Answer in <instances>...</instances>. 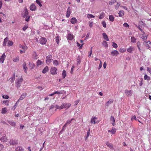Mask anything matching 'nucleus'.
<instances>
[{
	"label": "nucleus",
	"mask_w": 151,
	"mask_h": 151,
	"mask_svg": "<svg viewBox=\"0 0 151 151\" xmlns=\"http://www.w3.org/2000/svg\"><path fill=\"white\" fill-rule=\"evenodd\" d=\"M19 59L18 57H16L14 58H13V60L14 62H17L19 60Z\"/></svg>",
	"instance_id": "nucleus-49"
},
{
	"label": "nucleus",
	"mask_w": 151,
	"mask_h": 151,
	"mask_svg": "<svg viewBox=\"0 0 151 151\" xmlns=\"http://www.w3.org/2000/svg\"><path fill=\"white\" fill-rule=\"evenodd\" d=\"M60 39L59 37L58 36H57L56 37L55 41L58 44H59V41Z\"/></svg>",
	"instance_id": "nucleus-50"
},
{
	"label": "nucleus",
	"mask_w": 151,
	"mask_h": 151,
	"mask_svg": "<svg viewBox=\"0 0 151 151\" xmlns=\"http://www.w3.org/2000/svg\"><path fill=\"white\" fill-rule=\"evenodd\" d=\"M123 26L126 27L128 28L129 27V24L127 23H125L123 24Z\"/></svg>",
	"instance_id": "nucleus-61"
},
{
	"label": "nucleus",
	"mask_w": 151,
	"mask_h": 151,
	"mask_svg": "<svg viewBox=\"0 0 151 151\" xmlns=\"http://www.w3.org/2000/svg\"><path fill=\"white\" fill-rule=\"evenodd\" d=\"M144 79L145 80H150V78L146 74H145L144 76Z\"/></svg>",
	"instance_id": "nucleus-38"
},
{
	"label": "nucleus",
	"mask_w": 151,
	"mask_h": 151,
	"mask_svg": "<svg viewBox=\"0 0 151 151\" xmlns=\"http://www.w3.org/2000/svg\"><path fill=\"white\" fill-rule=\"evenodd\" d=\"M36 2L39 5L40 7H41L42 5L41 4V2L40 1V0H36Z\"/></svg>",
	"instance_id": "nucleus-43"
},
{
	"label": "nucleus",
	"mask_w": 151,
	"mask_h": 151,
	"mask_svg": "<svg viewBox=\"0 0 151 151\" xmlns=\"http://www.w3.org/2000/svg\"><path fill=\"white\" fill-rule=\"evenodd\" d=\"M4 147L3 145L1 144H0V151L2 150Z\"/></svg>",
	"instance_id": "nucleus-64"
},
{
	"label": "nucleus",
	"mask_w": 151,
	"mask_h": 151,
	"mask_svg": "<svg viewBox=\"0 0 151 151\" xmlns=\"http://www.w3.org/2000/svg\"><path fill=\"white\" fill-rule=\"evenodd\" d=\"M119 54V52L116 50H114L111 52V55L113 56L114 55L117 56Z\"/></svg>",
	"instance_id": "nucleus-16"
},
{
	"label": "nucleus",
	"mask_w": 151,
	"mask_h": 151,
	"mask_svg": "<svg viewBox=\"0 0 151 151\" xmlns=\"http://www.w3.org/2000/svg\"><path fill=\"white\" fill-rule=\"evenodd\" d=\"M7 140V138L4 137H1V141L3 142L6 141Z\"/></svg>",
	"instance_id": "nucleus-53"
},
{
	"label": "nucleus",
	"mask_w": 151,
	"mask_h": 151,
	"mask_svg": "<svg viewBox=\"0 0 151 151\" xmlns=\"http://www.w3.org/2000/svg\"><path fill=\"white\" fill-rule=\"evenodd\" d=\"M102 44L106 47H108V44L106 41H104L102 42Z\"/></svg>",
	"instance_id": "nucleus-46"
},
{
	"label": "nucleus",
	"mask_w": 151,
	"mask_h": 151,
	"mask_svg": "<svg viewBox=\"0 0 151 151\" xmlns=\"http://www.w3.org/2000/svg\"><path fill=\"white\" fill-rule=\"evenodd\" d=\"M106 144L107 145V146L109 148H112L113 147V144L109 142H106Z\"/></svg>",
	"instance_id": "nucleus-25"
},
{
	"label": "nucleus",
	"mask_w": 151,
	"mask_h": 151,
	"mask_svg": "<svg viewBox=\"0 0 151 151\" xmlns=\"http://www.w3.org/2000/svg\"><path fill=\"white\" fill-rule=\"evenodd\" d=\"M40 42L41 44L44 45L46 42L47 40L45 38L42 37L40 39Z\"/></svg>",
	"instance_id": "nucleus-9"
},
{
	"label": "nucleus",
	"mask_w": 151,
	"mask_h": 151,
	"mask_svg": "<svg viewBox=\"0 0 151 151\" xmlns=\"http://www.w3.org/2000/svg\"><path fill=\"white\" fill-rule=\"evenodd\" d=\"M139 37L141 38L143 41L145 40L147 38V36L144 35V34H140Z\"/></svg>",
	"instance_id": "nucleus-11"
},
{
	"label": "nucleus",
	"mask_w": 151,
	"mask_h": 151,
	"mask_svg": "<svg viewBox=\"0 0 151 151\" xmlns=\"http://www.w3.org/2000/svg\"><path fill=\"white\" fill-rule=\"evenodd\" d=\"M54 93L55 94H61L63 93L61 91H55Z\"/></svg>",
	"instance_id": "nucleus-59"
},
{
	"label": "nucleus",
	"mask_w": 151,
	"mask_h": 151,
	"mask_svg": "<svg viewBox=\"0 0 151 151\" xmlns=\"http://www.w3.org/2000/svg\"><path fill=\"white\" fill-rule=\"evenodd\" d=\"M7 112L6 109L5 107L2 109L1 113L2 114H5Z\"/></svg>",
	"instance_id": "nucleus-39"
},
{
	"label": "nucleus",
	"mask_w": 151,
	"mask_h": 151,
	"mask_svg": "<svg viewBox=\"0 0 151 151\" xmlns=\"http://www.w3.org/2000/svg\"><path fill=\"white\" fill-rule=\"evenodd\" d=\"M102 25L103 27H104L105 28H106V23L104 21H103L102 22Z\"/></svg>",
	"instance_id": "nucleus-56"
},
{
	"label": "nucleus",
	"mask_w": 151,
	"mask_h": 151,
	"mask_svg": "<svg viewBox=\"0 0 151 151\" xmlns=\"http://www.w3.org/2000/svg\"><path fill=\"white\" fill-rule=\"evenodd\" d=\"M104 16V12H102L100 14L99 17V18L100 19H103Z\"/></svg>",
	"instance_id": "nucleus-42"
},
{
	"label": "nucleus",
	"mask_w": 151,
	"mask_h": 151,
	"mask_svg": "<svg viewBox=\"0 0 151 151\" xmlns=\"http://www.w3.org/2000/svg\"><path fill=\"white\" fill-rule=\"evenodd\" d=\"M81 60L80 57L79 56H78V59L77 60V63H81Z\"/></svg>",
	"instance_id": "nucleus-58"
},
{
	"label": "nucleus",
	"mask_w": 151,
	"mask_h": 151,
	"mask_svg": "<svg viewBox=\"0 0 151 151\" xmlns=\"http://www.w3.org/2000/svg\"><path fill=\"white\" fill-rule=\"evenodd\" d=\"M124 12L123 10L120 11L119 13H118V14H119V16L120 17H122L123 16L124 14Z\"/></svg>",
	"instance_id": "nucleus-32"
},
{
	"label": "nucleus",
	"mask_w": 151,
	"mask_h": 151,
	"mask_svg": "<svg viewBox=\"0 0 151 151\" xmlns=\"http://www.w3.org/2000/svg\"><path fill=\"white\" fill-rule=\"evenodd\" d=\"M132 90H126L125 91V93L126 95L128 97L131 96L132 95Z\"/></svg>",
	"instance_id": "nucleus-6"
},
{
	"label": "nucleus",
	"mask_w": 151,
	"mask_h": 151,
	"mask_svg": "<svg viewBox=\"0 0 151 151\" xmlns=\"http://www.w3.org/2000/svg\"><path fill=\"white\" fill-rule=\"evenodd\" d=\"M61 105L62 109L64 108L67 109L70 106L71 104L70 103H63Z\"/></svg>",
	"instance_id": "nucleus-3"
},
{
	"label": "nucleus",
	"mask_w": 151,
	"mask_h": 151,
	"mask_svg": "<svg viewBox=\"0 0 151 151\" xmlns=\"http://www.w3.org/2000/svg\"><path fill=\"white\" fill-rule=\"evenodd\" d=\"M8 38L7 37H6L4 39L3 45L4 46H6V42L8 41Z\"/></svg>",
	"instance_id": "nucleus-29"
},
{
	"label": "nucleus",
	"mask_w": 151,
	"mask_h": 151,
	"mask_svg": "<svg viewBox=\"0 0 151 151\" xmlns=\"http://www.w3.org/2000/svg\"><path fill=\"white\" fill-rule=\"evenodd\" d=\"M137 119L135 115H132L131 117V120L133 121V120H136Z\"/></svg>",
	"instance_id": "nucleus-52"
},
{
	"label": "nucleus",
	"mask_w": 151,
	"mask_h": 151,
	"mask_svg": "<svg viewBox=\"0 0 151 151\" xmlns=\"http://www.w3.org/2000/svg\"><path fill=\"white\" fill-rule=\"evenodd\" d=\"M87 17L88 19L95 17V16L93 15L90 14H87Z\"/></svg>",
	"instance_id": "nucleus-40"
},
{
	"label": "nucleus",
	"mask_w": 151,
	"mask_h": 151,
	"mask_svg": "<svg viewBox=\"0 0 151 151\" xmlns=\"http://www.w3.org/2000/svg\"><path fill=\"white\" fill-rule=\"evenodd\" d=\"M29 12L27 11V8L25 9V10L24 12V14L23 16H22L23 17H27L28 15Z\"/></svg>",
	"instance_id": "nucleus-31"
},
{
	"label": "nucleus",
	"mask_w": 151,
	"mask_h": 151,
	"mask_svg": "<svg viewBox=\"0 0 151 151\" xmlns=\"http://www.w3.org/2000/svg\"><path fill=\"white\" fill-rule=\"evenodd\" d=\"M113 100L112 99H110L106 104V106H109L110 104H111L113 102Z\"/></svg>",
	"instance_id": "nucleus-20"
},
{
	"label": "nucleus",
	"mask_w": 151,
	"mask_h": 151,
	"mask_svg": "<svg viewBox=\"0 0 151 151\" xmlns=\"http://www.w3.org/2000/svg\"><path fill=\"white\" fill-rule=\"evenodd\" d=\"M66 76V71L65 70H64L63 71V73H62L63 78H64Z\"/></svg>",
	"instance_id": "nucleus-35"
},
{
	"label": "nucleus",
	"mask_w": 151,
	"mask_h": 151,
	"mask_svg": "<svg viewBox=\"0 0 151 151\" xmlns=\"http://www.w3.org/2000/svg\"><path fill=\"white\" fill-rule=\"evenodd\" d=\"M102 35L103 36V37L104 39L106 40L107 41H109V39L107 35H106V34L104 33L102 34Z\"/></svg>",
	"instance_id": "nucleus-21"
},
{
	"label": "nucleus",
	"mask_w": 151,
	"mask_h": 151,
	"mask_svg": "<svg viewBox=\"0 0 151 151\" xmlns=\"http://www.w3.org/2000/svg\"><path fill=\"white\" fill-rule=\"evenodd\" d=\"M108 132H111V134H115L116 131L115 128L112 129L111 130H108Z\"/></svg>",
	"instance_id": "nucleus-26"
},
{
	"label": "nucleus",
	"mask_w": 151,
	"mask_h": 151,
	"mask_svg": "<svg viewBox=\"0 0 151 151\" xmlns=\"http://www.w3.org/2000/svg\"><path fill=\"white\" fill-rule=\"evenodd\" d=\"M29 8L31 11H35L36 9V7L34 4H32L30 6Z\"/></svg>",
	"instance_id": "nucleus-10"
},
{
	"label": "nucleus",
	"mask_w": 151,
	"mask_h": 151,
	"mask_svg": "<svg viewBox=\"0 0 151 151\" xmlns=\"http://www.w3.org/2000/svg\"><path fill=\"white\" fill-rule=\"evenodd\" d=\"M116 0H111L109 2V4L111 5L116 2Z\"/></svg>",
	"instance_id": "nucleus-36"
},
{
	"label": "nucleus",
	"mask_w": 151,
	"mask_h": 151,
	"mask_svg": "<svg viewBox=\"0 0 151 151\" xmlns=\"http://www.w3.org/2000/svg\"><path fill=\"white\" fill-rule=\"evenodd\" d=\"M112 46L114 48H116L118 46L116 44L115 42H112Z\"/></svg>",
	"instance_id": "nucleus-54"
},
{
	"label": "nucleus",
	"mask_w": 151,
	"mask_h": 151,
	"mask_svg": "<svg viewBox=\"0 0 151 151\" xmlns=\"http://www.w3.org/2000/svg\"><path fill=\"white\" fill-rule=\"evenodd\" d=\"M23 67L24 70V72L26 73H27V70L28 69L27 68V67L25 63H23Z\"/></svg>",
	"instance_id": "nucleus-22"
},
{
	"label": "nucleus",
	"mask_w": 151,
	"mask_h": 151,
	"mask_svg": "<svg viewBox=\"0 0 151 151\" xmlns=\"http://www.w3.org/2000/svg\"><path fill=\"white\" fill-rule=\"evenodd\" d=\"M70 22L71 23L74 24L75 23H77V20L75 18H72L70 20Z\"/></svg>",
	"instance_id": "nucleus-18"
},
{
	"label": "nucleus",
	"mask_w": 151,
	"mask_h": 151,
	"mask_svg": "<svg viewBox=\"0 0 151 151\" xmlns=\"http://www.w3.org/2000/svg\"><path fill=\"white\" fill-rule=\"evenodd\" d=\"M26 17L25 18V21L27 22H28L29 21L30 16H27V17Z\"/></svg>",
	"instance_id": "nucleus-60"
},
{
	"label": "nucleus",
	"mask_w": 151,
	"mask_h": 151,
	"mask_svg": "<svg viewBox=\"0 0 151 151\" xmlns=\"http://www.w3.org/2000/svg\"><path fill=\"white\" fill-rule=\"evenodd\" d=\"M15 151H24V149L21 146L17 147L15 150Z\"/></svg>",
	"instance_id": "nucleus-19"
},
{
	"label": "nucleus",
	"mask_w": 151,
	"mask_h": 151,
	"mask_svg": "<svg viewBox=\"0 0 151 151\" xmlns=\"http://www.w3.org/2000/svg\"><path fill=\"white\" fill-rule=\"evenodd\" d=\"M2 97L4 99H8L9 98V96L7 95H3Z\"/></svg>",
	"instance_id": "nucleus-55"
},
{
	"label": "nucleus",
	"mask_w": 151,
	"mask_h": 151,
	"mask_svg": "<svg viewBox=\"0 0 151 151\" xmlns=\"http://www.w3.org/2000/svg\"><path fill=\"white\" fill-rule=\"evenodd\" d=\"M119 51L121 53H123L126 51V49L125 48H120L119 49Z\"/></svg>",
	"instance_id": "nucleus-41"
},
{
	"label": "nucleus",
	"mask_w": 151,
	"mask_h": 151,
	"mask_svg": "<svg viewBox=\"0 0 151 151\" xmlns=\"http://www.w3.org/2000/svg\"><path fill=\"white\" fill-rule=\"evenodd\" d=\"M15 79V74H14L13 76L12 77L9 78V81H10L12 83L13 82Z\"/></svg>",
	"instance_id": "nucleus-33"
},
{
	"label": "nucleus",
	"mask_w": 151,
	"mask_h": 151,
	"mask_svg": "<svg viewBox=\"0 0 151 151\" xmlns=\"http://www.w3.org/2000/svg\"><path fill=\"white\" fill-rule=\"evenodd\" d=\"M53 63L55 66H56L59 64L58 61L56 60H54Z\"/></svg>",
	"instance_id": "nucleus-44"
},
{
	"label": "nucleus",
	"mask_w": 151,
	"mask_h": 151,
	"mask_svg": "<svg viewBox=\"0 0 151 151\" xmlns=\"http://www.w3.org/2000/svg\"><path fill=\"white\" fill-rule=\"evenodd\" d=\"M50 73L52 75H55L57 74V69L55 67H53L50 69Z\"/></svg>",
	"instance_id": "nucleus-2"
},
{
	"label": "nucleus",
	"mask_w": 151,
	"mask_h": 151,
	"mask_svg": "<svg viewBox=\"0 0 151 151\" xmlns=\"http://www.w3.org/2000/svg\"><path fill=\"white\" fill-rule=\"evenodd\" d=\"M114 17L112 15L109 16V19L111 22H113L114 19Z\"/></svg>",
	"instance_id": "nucleus-37"
},
{
	"label": "nucleus",
	"mask_w": 151,
	"mask_h": 151,
	"mask_svg": "<svg viewBox=\"0 0 151 151\" xmlns=\"http://www.w3.org/2000/svg\"><path fill=\"white\" fill-rule=\"evenodd\" d=\"M35 65L34 64L32 63H29V68L30 70H32L35 67Z\"/></svg>",
	"instance_id": "nucleus-24"
},
{
	"label": "nucleus",
	"mask_w": 151,
	"mask_h": 151,
	"mask_svg": "<svg viewBox=\"0 0 151 151\" xmlns=\"http://www.w3.org/2000/svg\"><path fill=\"white\" fill-rule=\"evenodd\" d=\"M10 145H17V141L16 140H13L12 139L10 141Z\"/></svg>",
	"instance_id": "nucleus-13"
},
{
	"label": "nucleus",
	"mask_w": 151,
	"mask_h": 151,
	"mask_svg": "<svg viewBox=\"0 0 151 151\" xmlns=\"http://www.w3.org/2000/svg\"><path fill=\"white\" fill-rule=\"evenodd\" d=\"M6 55L5 53H4L1 56L0 58V62H1L2 63H4L5 59L6 58Z\"/></svg>",
	"instance_id": "nucleus-12"
},
{
	"label": "nucleus",
	"mask_w": 151,
	"mask_h": 151,
	"mask_svg": "<svg viewBox=\"0 0 151 151\" xmlns=\"http://www.w3.org/2000/svg\"><path fill=\"white\" fill-rule=\"evenodd\" d=\"M97 118L95 117H92L91 120V124L93 123L94 124H95L96 123L95 120Z\"/></svg>",
	"instance_id": "nucleus-27"
},
{
	"label": "nucleus",
	"mask_w": 151,
	"mask_h": 151,
	"mask_svg": "<svg viewBox=\"0 0 151 151\" xmlns=\"http://www.w3.org/2000/svg\"><path fill=\"white\" fill-rule=\"evenodd\" d=\"M71 12V10L70 7L68 6V9L66 12V16L67 18H68L70 16Z\"/></svg>",
	"instance_id": "nucleus-8"
},
{
	"label": "nucleus",
	"mask_w": 151,
	"mask_h": 151,
	"mask_svg": "<svg viewBox=\"0 0 151 151\" xmlns=\"http://www.w3.org/2000/svg\"><path fill=\"white\" fill-rule=\"evenodd\" d=\"M110 121L111 122V123L113 126H115V120L114 117L113 116H111L110 118Z\"/></svg>",
	"instance_id": "nucleus-15"
},
{
	"label": "nucleus",
	"mask_w": 151,
	"mask_h": 151,
	"mask_svg": "<svg viewBox=\"0 0 151 151\" xmlns=\"http://www.w3.org/2000/svg\"><path fill=\"white\" fill-rule=\"evenodd\" d=\"M49 70L47 66H46L42 70V73H45L47 72Z\"/></svg>",
	"instance_id": "nucleus-28"
},
{
	"label": "nucleus",
	"mask_w": 151,
	"mask_h": 151,
	"mask_svg": "<svg viewBox=\"0 0 151 151\" xmlns=\"http://www.w3.org/2000/svg\"><path fill=\"white\" fill-rule=\"evenodd\" d=\"M42 62L40 60H38L37 63V66H38L39 65H40L42 64Z\"/></svg>",
	"instance_id": "nucleus-48"
},
{
	"label": "nucleus",
	"mask_w": 151,
	"mask_h": 151,
	"mask_svg": "<svg viewBox=\"0 0 151 151\" xmlns=\"http://www.w3.org/2000/svg\"><path fill=\"white\" fill-rule=\"evenodd\" d=\"M89 25L90 28H91L93 25V23L91 22H89Z\"/></svg>",
	"instance_id": "nucleus-63"
},
{
	"label": "nucleus",
	"mask_w": 151,
	"mask_h": 151,
	"mask_svg": "<svg viewBox=\"0 0 151 151\" xmlns=\"http://www.w3.org/2000/svg\"><path fill=\"white\" fill-rule=\"evenodd\" d=\"M120 5V2H117L115 6V9L116 10H117Z\"/></svg>",
	"instance_id": "nucleus-47"
},
{
	"label": "nucleus",
	"mask_w": 151,
	"mask_h": 151,
	"mask_svg": "<svg viewBox=\"0 0 151 151\" xmlns=\"http://www.w3.org/2000/svg\"><path fill=\"white\" fill-rule=\"evenodd\" d=\"M22 81L23 78L22 76H20L18 78L17 81L16 82V86L17 88H19L21 86Z\"/></svg>",
	"instance_id": "nucleus-1"
},
{
	"label": "nucleus",
	"mask_w": 151,
	"mask_h": 151,
	"mask_svg": "<svg viewBox=\"0 0 151 151\" xmlns=\"http://www.w3.org/2000/svg\"><path fill=\"white\" fill-rule=\"evenodd\" d=\"M19 47L21 48L22 49L24 50H26L27 49V47L25 45H23L20 44L19 45Z\"/></svg>",
	"instance_id": "nucleus-23"
},
{
	"label": "nucleus",
	"mask_w": 151,
	"mask_h": 151,
	"mask_svg": "<svg viewBox=\"0 0 151 151\" xmlns=\"http://www.w3.org/2000/svg\"><path fill=\"white\" fill-rule=\"evenodd\" d=\"M90 134V130L89 129V130L87 132V135L86 137V139H87L88 138Z\"/></svg>",
	"instance_id": "nucleus-51"
},
{
	"label": "nucleus",
	"mask_w": 151,
	"mask_h": 151,
	"mask_svg": "<svg viewBox=\"0 0 151 151\" xmlns=\"http://www.w3.org/2000/svg\"><path fill=\"white\" fill-rule=\"evenodd\" d=\"M134 48L132 46L129 47L127 49V51L130 53H132L133 50H134Z\"/></svg>",
	"instance_id": "nucleus-17"
},
{
	"label": "nucleus",
	"mask_w": 151,
	"mask_h": 151,
	"mask_svg": "<svg viewBox=\"0 0 151 151\" xmlns=\"http://www.w3.org/2000/svg\"><path fill=\"white\" fill-rule=\"evenodd\" d=\"M27 95V93H24L22 94V95L20 96V98H19L18 100L17 101V102L23 100L25 98V97Z\"/></svg>",
	"instance_id": "nucleus-7"
},
{
	"label": "nucleus",
	"mask_w": 151,
	"mask_h": 151,
	"mask_svg": "<svg viewBox=\"0 0 151 151\" xmlns=\"http://www.w3.org/2000/svg\"><path fill=\"white\" fill-rule=\"evenodd\" d=\"M143 44L148 48H151V44L150 41H145L144 42Z\"/></svg>",
	"instance_id": "nucleus-5"
},
{
	"label": "nucleus",
	"mask_w": 151,
	"mask_h": 151,
	"mask_svg": "<svg viewBox=\"0 0 151 151\" xmlns=\"http://www.w3.org/2000/svg\"><path fill=\"white\" fill-rule=\"evenodd\" d=\"M8 123L11 125V126L13 127H15L16 125V123L15 122L11 121H8Z\"/></svg>",
	"instance_id": "nucleus-30"
},
{
	"label": "nucleus",
	"mask_w": 151,
	"mask_h": 151,
	"mask_svg": "<svg viewBox=\"0 0 151 151\" xmlns=\"http://www.w3.org/2000/svg\"><path fill=\"white\" fill-rule=\"evenodd\" d=\"M83 44L82 45H81V44H79V43L77 42V46L78 47H80L79 48V49H81L83 45Z\"/></svg>",
	"instance_id": "nucleus-57"
},
{
	"label": "nucleus",
	"mask_w": 151,
	"mask_h": 151,
	"mask_svg": "<svg viewBox=\"0 0 151 151\" xmlns=\"http://www.w3.org/2000/svg\"><path fill=\"white\" fill-rule=\"evenodd\" d=\"M13 42L12 41H8V45L9 46H12L13 45Z\"/></svg>",
	"instance_id": "nucleus-45"
},
{
	"label": "nucleus",
	"mask_w": 151,
	"mask_h": 151,
	"mask_svg": "<svg viewBox=\"0 0 151 151\" xmlns=\"http://www.w3.org/2000/svg\"><path fill=\"white\" fill-rule=\"evenodd\" d=\"M74 36L70 34H68L67 36V38L68 39L71 40L74 38Z\"/></svg>",
	"instance_id": "nucleus-14"
},
{
	"label": "nucleus",
	"mask_w": 151,
	"mask_h": 151,
	"mask_svg": "<svg viewBox=\"0 0 151 151\" xmlns=\"http://www.w3.org/2000/svg\"><path fill=\"white\" fill-rule=\"evenodd\" d=\"M55 107H56V108L57 109H62V105H61V106H60L58 105H56L55 106Z\"/></svg>",
	"instance_id": "nucleus-62"
},
{
	"label": "nucleus",
	"mask_w": 151,
	"mask_h": 151,
	"mask_svg": "<svg viewBox=\"0 0 151 151\" xmlns=\"http://www.w3.org/2000/svg\"><path fill=\"white\" fill-rule=\"evenodd\" d=\"M47 60H46V62L47 64H48V63H50L52 62V56L51 55H48L46 57Z\"/></svg>",
	"instance_id": "nucleus-4"
},
{
	"label": "nucleus",
	"mask_w": 151,
	"mask_h": 151,
	"mask_svg": "<svg viewBox=\"0 0 151 151\" xmlns=\"http://www.w3.org/2000/svg\"><path fill=\"white\" fill-rule=\"evenodd\" d=\"M136 39L134 37H132L131 38V40L132 42L134 43L136 42Z\"/></svg>",
	"instance_id": "nucleus-34"
}]
</instances>
